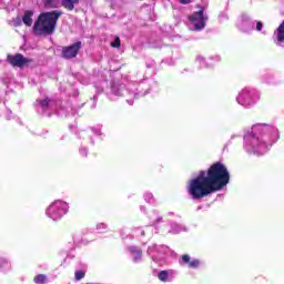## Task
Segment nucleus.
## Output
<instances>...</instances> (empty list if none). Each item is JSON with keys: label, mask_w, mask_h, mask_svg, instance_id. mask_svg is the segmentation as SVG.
Wrapping results in <instances>:
<instances>
[{"label": "nucleus", "mask_w": 284, "mask_h": 284, "mask_svg": "<svg viewBox=\"0 0 284 284\" xmlns=\"http://www.w3.org/2000/svg\"><path fill=\"white\" fill-rule=\"evenodd\" d=\"M230 183V171L222 162H215L205 171L199 172L197 176L190 180L186 192L193 201H201L214 192H221Z\"/></svg>", "instance_id": "nucleus-1"}, {"label": "nucleus", "mask_w": 284, "mask_h": 284, "mask_svg": "<svg viewBox=\"0 0 284 284\" xmlns=\"http://www.w3.org/2000/svg\"><path fill=\"white\" fill-rule=\"evenodd\" d=\"M62 16L63 11L60 10L40 13L33 24V34L37 37H48L50 34H54V30H57V22Z\"/></svg>", "instance_id": "nucleus-2"}, {"label": "nucleus", "mask_w": 284, "mask_h": 284, "mask_svg": "<svg viewBox=\"0 0 284 284\" xmlns=\"http://www.w3.org/2000/svg\"><path fill=\"white\" fill-rule=\"evenodd\" d=\"M189 21L194 26L196 32L205 29V21H207V16H205V8L200 7L199 11L193 12L189 16Z\"/></svg>", "instance_id": "nucleus-3"}, {"label": "nucleus", "mask_w": 284, "mask_h": 284, "mask_svg": "<svg viewBox=\"0 0 284 284\" xmlns=\"http://www.w3.org/2000/svg\"><path fill=\"white\" fill-rule=\"evenodd\" d=\"M32 59L23 57L21 53H16V54H8L7 55V62L9 65H12V68H26V65H29L32 63Z\"/></svg>", "instance_id": "nucleus-4"}, {"label": "nucleus", "mask_w": 284, "mask_h": 284, "mask_svg": "<svg viewBox=\"0 0 284 284\" xmlns=\"http://www.w3.org/2000/svg\"><path fill=\"white\" fill-rule=\"evenodd\" d=\"M81 48H82L81 41L74 42L71 45L63 47L62 48L63 59H75Z\"/></svg>", "instance_id": "nucleus-5"}, {"label": "nucleus", "mask_w": 284, "mask_h": 284, "mask_svg": "<svg viewBox=\"0 0 284 284\" xmlns=\"http://www.w3.org/2000/svg\"><path fill=\"white\" fill-rule=\"evenodd\" d=\"M49 212L53 213V219H61L65 214V204L62 201H55L49 206Z\"/></svg>", "instance_id": "nucleus-6"}, {"label": "nucleus", "mask_w": 284, "mask_h": 284, "mask_svg": "<svg viewBox=\"0 0 284 284\" xmlns=\"http://www.w3.org/2000/svg\"><path fill=\"white\" fill-rule=\"evenodd\" d=\"M257 97L258 95H256L254 93L243 91L242 93H240L237 101H240L242 103V105H252L253 103L256 102Z\"/></svg>", "instance_id": "nucleus-7"}, {"label": "nucleus", "mask_w": 284, "mask_h": 284, "mask_svg": "<svg viewBox=\"0 0 284 284\" xmlns=\"http://www.w3.org/2000/svg\"><path fill=\"white\" fill-rule=\"evenodd\" d=\"M80 0H61V6L67 10L68 12H72L75 8V6H79Z\"/></svg>", "instance_id": "nucleus-8"}, {"label": "nucleus", "mask_w": 284, "mask_h": 284, "mask_svg": "<svg viewBox=\"0 0 284 284\" xmlns=\"http://www.w3.org/2000/svg\"><path fill=\"white\" fill-rule=\"evenodd\" d=\"M182 261H183V263H185L187 265V267H190L192 270H196L199 267V265H201V261H199V260L190 261V255H187V254L182 255Z\"/></svg>", "instance_id": "nucleus-9"}, {"label": "nucleus", "mask_w": 284, "mask_h": 284, "mask_svg": "<svg viewBox=\"0 0 284 284\" xmlns=\"http://www.w3.org/2000/svg\"><path fill=\"white\" fill-rule=\"evenodd\" d=\"M32 17H34V11L32 10H27L22 17V21L28 28L32 26Z\"/></svg>", "instance_id": "nucleus-10"}, {"label": "nucleus", "mask_w": 284, "mask_h": 284, "mask_svg": "<svg viewBox=\"0 0 284 284\" xmlns=\"http://www.w3.org/2000/svg\"><path fill=\"white\" fill-rule=\"evenodd\" d=\"M45 10H57L59 8L60 0H42Z\"/></svg>", "instance_id": "nucleus-11"}, {"label": "nucleus", "mask_w": 284, "mask_h": 284, "mask_svg": "<svg viewBox=\"0 0 284 284\" xmlns=\"http://www.w3.org/2000/svg\"><path fill=\"white\" fill-rule=\"evenodd\" d=\"M276 39L278 43H284V20L282 21V23L277 27L276 31Z\"/></svg>", "instance_id": "nucleus-12"}, {"label": "nucleus", "mask_w": 284, "mask_h": 284, "mask_svg": "<svg viewBox=\"0 0 284 284\" xmlns=\"http://www.w3.org/2000/svg\"><path fill=\"white\" fill-rule=\"evenodd\" d=\"M129 252H131L134 261H141V256H143V251L136 246H131L129 248Z\"/></svg>", "instance_id": "nucleus-13"}, {"label": "nucleus", "mask_w": 284, "mask_h": 284, "mask_svg": "<svg viewBox=\"0 0 284 284\" xmlns=\"http://www.w3.org/2000/svg\"><path fill=\"white\" fill-rule=\"evenodd\" d=\"M33 283H36V284H47L48 283V276H45V274H38L33 277Z\"/></svg>", "instance_id": "nucleus-14"}, {"label": "nucleus", "mask_w": 284, "mask_h": 284, "mask_svg": "<svg viewBox=\"0 0 284 284\" xmlns=\"http://www.w3.org/2000/svg\"><path fill=\"white\" fill-rule=\"evenodd\" d=\"M168 276H169L168 271H161V272L158 274L159 281H162L163 283H165V281H168Z\"/></svg>", "instance_id": "nucleus-15"}, {"label": "nucleus", "mask_w": 284, "mask_h": 284, "mask_svg": "<svg viewBox=\"0 0 284 284\" xmlns=\"http://www.w3.org/2000/svg\"><path fill=\"white\" fill-rule=\"evenodd\" d=\"M74 278H75V281H81V278H85V272L84 271H75Z\"/></svg>", "instance_id": "nucleus-16"}, {"label": "nucleus", "mask_w": 284, "mask_h": 284, "mask_svg": "<svg viewBox=\"0 0 284 284\" xmlns=\"http://www.w3.org/2000/svg\"><path fill=\"white\" fill-rule=\"evenodd\" d=\"M111 48H121V38L115 37L114 41L111 42Z\"/></svg>", "instance_id": "nucleus-17"}, {"label": "nucleus", "mask_w": 284, "mask_h": 284, "mask_svg": "<svg viewBox=\"0 0 284 284\" xmlns=\"http://www.w3.org/2000/svg\"><path fill=\"white\" fill-rule=\"evenodd\" d=\"M38 103H40V105L44 108V110H48V106L50 105V99L47 98L44 100H40L38 101Z\"/></svg>", "instance_id": "nucleus-18"}, {"label": "nucleus", "mask_w": 284, "mask_h": 284, "mask_svg": "<svg viewBox=\"0 0 284 284\" xmlns=\"http://www.w3.org/2000/svg\"><path fill=\"white\" fill-rule=\"evenodd\" d=\"M0 267H1V270H10L11 266H10V263H8V261L1 260Z\"/></svg>", "instance_id": "nucleus-19"}, {"label": "nucleus", "mask_w": 284, "mask_h": 284, "mask_svg": "<svg viewBox=\"0 0 284 284\" xmlns=\"http://www.w3.org/2000/svg\"><path fill=\"white\" fill-rule=\"evenodd\" d=\"M145 199L148 200L149 203H152V201H154V195H152L151 193H146Z\"/></svg>", "instance_id": "nucleus-20"}, {"label": "nucleus", "mask_w": 284, "mask_h": 284, "mask_svg": "<svg viewBox=\"0 0 284 284\" xmlns=\"http://www.w3.org/2000/svg\"><path fill=\"white\" fill-rule=\"evenodd\" d=\"M261 30H263V22L258 21V22L256 23V31H257V32H261Z\"/></svg>", "instance_id": "nucleus-21"}, {"label": "nucleus", "mask_w": 284, "mask_h": 284, "mask_svg": "<svg viewBox=\"0 0 284 284\" xmlns=\"http://www.w3.org/2000/svg\"><path fill=\"white\" fill-rule=\"evenodd\" d=\"M180 3H182V6H187L189 3H192V0H180Z\"/></svg>", "instance_id": "nucleus-22"}]
</instances>
